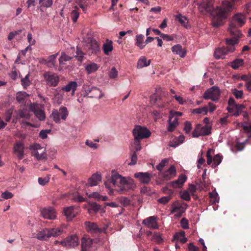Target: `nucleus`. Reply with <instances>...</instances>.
I'll use <instances>...</instances> for the list:
<instances>
[{
  "mask_svg": "<svg viewBox=\"0 0 251 251\" xmlns=\"http://www.w3.org/2000/svg\"><path fill=\"white\" fill-rule=\"evenodd\" d=\"M68 115L69 112L67 108L65 106H62L58 110L53 109L50 117L55 123L59 124L61 123V120L65 121Z\"/></svg>",
  "mask_w": 251,
  "mask_h": 251,
  "instance_id": "obj_3",
  "label": "nucleus"
},
{
  "mask_svg": "<svg viewBox=\"0 0 251 251\" xmlns=\"http://www.w3.org/2000/svg\"><path fill=\"white\" fill-rule=\"evenodd\" d=\"M208 109L205 106L194 109L192 111L194 114H203V115H206Z\"/></svg>",
  "mask_w": 251,
  "mask_h": 251,
  "instance_id": "obj_44",
  "label": "nucleus"
},
{
  "mask_svg": "<svg viewBox=\"0 0 251 251\" xmlns=\"http://www.w3.org/2000/svg\"><path fill=\"white\" fill-rule=\"evenodd\" d=\"M176 20H177L179 23L185 28H188L190 27V25L188 24V21L186 17L183 16L181 14H177L176 16Z\"/></svg>",
  "mask_w": 251,
  "mask_h": 251,
  "instance_id": "obj_31",
  "label": "nucleus"
},
{
  "mask_svg": "<svg viewBox=\"0 0 251 251\" xmlns=\"http://www.w3.org/2000/svg\"><path fill=\"white\" fill-rule=\"evenodd\" d=\"M178 124V118L176 117L173 118L171 116H169V119L168 120V126L167 130L169 132L173 131Z\"/></svg>",
  "mask_w": 251,
  "mask_h": 251,
  "instance_id": "obj_24",
  "label": "nucleus"
},
{
  "mask_svg": "<svg viewBox=\"0 0 251 251\" xmlns=\"http://www.w3.org/2000/svg\"><path fill=\"white\" fill-rule=\"evenodd\" d=\"M118 72L115 67H112L109 72V76L111 78H115L117 77Z\"/></svg>",
  "mask_w": 251,
  "mask_h": 251,
  "instance_id": "obj_59",
  "label": "nucleus"
},
{
  "mask_svg": "<svg viewBox=\"0 0 251 251\" xmlns=\"http://www.w3.org/2000/svg\"><path fill=\"white\" fill-rule=\"evenodd\" d=\"M232 93L236 99H241L243 97V93L242 90H238L236 89L232 90Z\"/></svg>",
  "mask_w": 251,
  "mask_h": 251,
  "instance_id": "obj_52",
  "label": "nucleus"
},
{
  "mask_svg": "<svg viewBox=\"0 0 251 251\" xmlns=\"http://www.w3.org/2000/svg\"><path fill=\"white\" fill-rule=\"evenodd\" d=\"M137 160V155L135 151H134L131 156V161L128 163L129 165H135Z\"/></svg>",
  "mask_w": 251,
  "mask_h": 251,
  "instance_id": "obj_58",
  "label": "nucleus"
},
{
  "mask_svg": "<svg viewBox=\"0 0 251 251\" xmlns=\"http://www.w3.org/2000/svg\"><path fill=\"white\" fill-rule=\"evenodd\" d=\"M87 46L91 50V53H97L100 50L99 46L96 40L91 39L90 42L88 43Z\"/></svg>",
  "mask_w": 251,
  "mask_h": 251,
  "instance_id": "obj_28",
  "label": "nucleus"
},
{
  "mask_svg": "<svg viewBox=\"0 0 251 251\" xmlns=\"http://www.w3.org/2000/svg\"><path fill=\"white\" fill-rule=\"evenodd\" d=\"M93 244V241L90 238H86L83 237L81 239V251H87V250L91 248Z\"/></svg>",
  "mask_w": 251,
  "mask_h": 251,
  "instance_id": "obj_26",
  "label": "nucleus"
},
{
  "mask_svg": "<svg viewBox=\"0 0 251 251\" xmlns=\"http://www.w3.org/2000/svg\"><path fill=\"white\" fill-rule=\"evenodd\" d=\"M85 225L87 230L91 232L98 233L101 232L102 230L98 227L96 224L90 222H86Z\"/></svg>",
  "mask_w": 251,
  "mask_h": 251,
  "instance_id": "obj_21",
  "label": "nucleus"
},
{
  "mask_svg": "<svg viewBox=\"0 0 251 251\" xmlns=\"http://www.w3.org/2000/svg\"><path fill=\"white\" fill-rule=\"evenodd\" d=\"M72 59V57L66 55L65 53H61V56L59 59V63L64 64L65 62L69 61Z\"/></svg>",
  "mask_w": 251,
  "mask_h": 251,
  "instance_id": "obj_48",
  "label": "nucleus"
},
{
  "mask_svg": "<svg viewBox=\"0 0 251 251\" xmlns=\"http://www.w3.org/2000/svg\"><path fill=\"white\" fill-rule=\"evenodd\" d=\"M181 198L185 201H189L190 200V196L187 191H184L180 193Z\"/></svg>",
  "mask_w": 251,
  "mask_h": 251,
  "instance_id": "obj_56",
  "label": "nucleus"
},
{
  "mask_svg": "<svg viewBox=\"0 0 251 251\" xmlns=\"http://www.w3.org/2000/svg\"><path fill=\"white\" fill-rule=\"evenodd\" d=\"M245 21L246 16L245 15L241 13L235 14L228 27L229 33H233V30L238 29L239 27L242 26L245 24Z\"/></svg>",
  "mask_w": 251,
  "mask_h": 251,
  "instance_id": "obj_4",
  "label": "nucleus"
},
{
  "mask_svg": "<svg viewBox=\"0 0 251 251\" xmlns=\"http://www.w3.org/2000/svg\"><path fill=\"white\" fill-rule=\"evenodd\" d=\"M150 63L151 60H147L145 56H142L137 62V67L139 69H141L150 65Z\"/></svg>",
  "mask_w": 251,
  "mask_h": 251,
  "instance_id": "obj_32",
  "label": "nucleus"
},
{
  "mask_svg": "<svg viewBox=\"0 0 251 251\" xmlns=\"http://www.w3.org/2000/svg\"><path fill=\"white\" fill-rule=\"evenodd\" d=\"M168 162V159L165 158L162 160L159 163V164L156 166V169H157V170L161 171Z\"/></svg>",
  "mask_w": 251,
  "mask_h": 251,
  "instance_id": "obj_51",
  "label": "nucleus"
},
{
  "mask_svg": "<svg viewBox=\"0 0 251 251\" xmlns=\"http://www.w3.org/2000/svg\"><path fill=\"white\" fill-rule=\"evenodd\" d=\"M30 117L29 112L26 109L19 110L17 112V118L29 119Z\"/></svg>",
  "mask_w": 251,
  "mask_h": 251,
  "instance_id": "obj_36",
  "label": "nucleus"
},
{
  "mask_svg": "<svg viewBox=\"0 0 251 251\" xmlns=\"http://www.w3.org/2000/svg\"><path fill=\"white\" fill-rule=\"evenodd\" d=\"M235 50V47H226V48H218L214 52V56L216 59L224 58V56L229 52H233Z\"/></svg>",
  "mask_w": 251,
  "mask_h": 251,
  "instance_id": "obj_12",
  "label": "nucleus"
},
{
  "mask_svg": "<svg viewBox=\"0 0 251 251\" xmlns=\"http://www.w3.org/2000/svg\"><path fill=\"white\" fill-rule=\"evenodd\" d=\"M172 50L174 53L178 55L180 57H184L186 55V51L180 45H175L172 47Z\"/></svg>",
  "mask_w": 251,
  "mask_h": 251,
  "instance_id": "obj_27",
  "label": "nucleus"
},
{
  "mask_svg": "<svg viewBox=\"0 0 251 251\" xmlns=\"http://www.w3.org/2000/svg\"><path fill=\"white\" fill-rule=\"evenodd\" d=\"M29 74L26 75L24 78L21 79V84L24 89H26L27 87L30 85V81L29 79Z\"/></svg>",
  "mask_w": 251,
  "mask_h": 251,
  "instance_id": "obj_45",
  "label": "nucleus"
},
{
  "mask_svg": "<svg viewBox=\"0 0 251 251\" xmlns=\"http://www.w3.org/2000/svg\"><path fill=\"white\" fill-rule=\"evenodd\" d=\"M187 177L184 174H181L178 177L177 179L172 181L170 183L171 186L175 188H178L181 187L184 182L186 181Z\"/></svg>",
  "mask_w": 251,
  "mask_h": 251,
  "instance_id": "obj_18",
  "label": "nucleus"
},
{
  "mask_svg": "<svg viewBox=\"0 0 251 251\" xmlns=\"http://www.w3.org/2000/svg\"><path fill=\"white\" fill-rule=\"evenodd\" d=\"M41 214L45 219L54 220L56 218L55 212L51 207L41 209Z\"/></svg>",
  "mask_w": 251,
  "mask_h": 251,
  "instance_id": "obj_16",
  "label": "nucleus"
},
{
  "mask_svg": "<svg viewBox=\"0 0 251 251\" xmlns=\"http://www.w3.org/2000/svg\"><path fill=\"white\" fill-rule=\"evenodd\" d=\"M218 194L215 190L209 193V197L211 198V201L212 203L218 202L219 199L218 198Z\"/></svg>",
  "mask_w": 251,
  "mask_h": 251,
  "instance_id": "obj_46",
  "label": "nucleus"
},
{
  "mask_svg": "<svg viewBox=\"0 0 251 251\" xmlns=\"http://www.w3.org/2000/svg\"><path fill=\"white\" fill-rule=\"evenodd\" d=\"M110 182L114 187H118L117 191L122 194L136 188V184L132 179L122 177L115 172H112Z\"/></svg>",
  "mask_w": 251,
  "mask_h": 251,
  "instance_id": "obj_2",
  "label": "nucleus"
},
{
  "mask_svg": "<svg viewBox=\"0 0 251 251\" xmlns=\"http://www.w3.org/2000/svg\"><path fill=\"white\" fill-rule=\"evenodd\" d=\"M76 55L75 57L77 58V60L79 61H82L83 58V53L78 47H77L76 51Z\"/></svg>",
  "mask_w": 251,
  "mask_h": 251,
  "instance_id": "obj_54",
  "label": "nucleus"
},
{
  "mask_svg": "<svg viewBox=\"0 0 251 251\" xmlns=\"http://www.w3.org/2000/svg\"><path fill=\"white\" fill-rule=\"evenodd\" d=\"M77 84L75 81H71L68 84L62 88L61 90L67 92L71 91L74 95L76 89Z\"/></svg>",
  "mask_w": 251,
  "mask_h": 251,
  "instance_id": "obj_25",
  "label": "nucleus"
},
{
  "mask_svg": "<svg viewBox=\"0 0 251 251\" xmlns=\"http://www.w3.org/2000/svg\"><path fill=\"white\" fill-rule=\"evenodd\" d=\"M235 6L233 1L227 0L222 1V6L217 7L216 14L212 19L211 25L215 28H218L223 25V21L227 18L228 15L234 9Z\"/></svg>",
  "mask_w": 251,
  "mask_h": 251,
  "instance_id": "obj_1",
  "label": "nucleus"
},
{
  "mask_svg": "<svg viewBox=\"0 0 251 251\" xmlns=\"http://www.w3.org/2000/svg\"><path fill=\"white\" fill-rule=\"evenodd\" d=\"M25 145L20 141L15 143L13 147V152L19 159H22L24 156Z\"/></svg>",
  "mask_w": 251,
  "mask_h": 251,
  "instance_id": "obj_14",
  "label": "nucleus"
},
{
  "mask_svg": "<svg viewBox=\"0 0 251 251\" xmlns=\"http://www.w3.org/2000/svg\"><path fill=\"white\" fill-rule=\"evenodd\" d=\"M206 158H207V163L208 165H211L212 162V156L211 154V149H209L206 153Z\"/></svg>",
  "mask_w": 251,
  "mask_h": 251,
  "instance_id": "obj_62",
  "label": "nucleus"
},
{
  "mask_svg": "<svg viewBox=\"0 0 251 251\" xmlns=\"http://www.w3.org/2000/svg\"><path fill=\"white\" fill-rule=\"evenodd\" d=\"M192 129V125L190 122L189 121H186L184 123V130L185 131V133L187 134H188L190 133L191 130Z\"/></svg>",
  "mask_w": 251,
  "mask_h": 251,
  "instance_id": "obj_55",
  "label": "nucleus"
},
{
  "mask_svg": "<svg viewBox=\"0 0 251 251\" xmlns=\"http://www.w3.org/2000/svg\"><path fill=\"white\" fill-rule=\"evenodd\" d=\"M197 4L199 11L203 14H212L215 9L213 0H202L201 3H198Z\"/></svg>",
  "mask_w": 251,
  "mask_h": 251,
  "instance_id": "obj_7",
  "label": "nucleus"
},
{
  "mask_svg": "<svg viewBox=\"0 0 251 251\" xmlns=\"http://www.w3.org/2000/svg\"><path fill=\"white\" fill-rule=\"evenodd\" d=\"M222 156L219 154H216L213 158V163L211 164V167L213 168H215L218 166L222 162Z\"/></svg>",
  "mask_w": 251,
  "mask_h": 251,
  "instance_id": "obj_42",
  "label": "nucleus"
},
{
  "mask_svg": "<svg viewBox=\"0 0 251 251\" xmlns=\"http://www.w3.org/2000/svg\"><path fill=\"white\" fill-rule=\"evenodd\" d=\"M13 196L12 193L8 191H5L1 194V197L5 200L12 198Z\"/></svg>",
  "mask_w": 251,
  "mask_h": 251,
  "instance_id": "obj_63",
  "label": "nucleus"
},
{
  "mask_svg": "<svg viewBox=\"0 0 251 251\" xmlns=\"http://www.w3.org/2000/svg\"><path fill=\"white\" fill-rule=\"evenodd\" d=\"M244 64V60L243 59L237 58L230 62V66L234 70L238 69Z\"/></svg>",
  "mask_w": 251,
  "mask_h": 251,
  "instance_id": "obj_38",
  "label": "nucleus"
},
{
  "mask_svg": "<svg viewBox=\"0 0 251 251\" xmlns=\"http://www.w3.org/2000/svg\"><path fill=\"white\" fill-rule=\"evenodd\" d=\"M58 55V53H57L48 57L47 59V65L49 67H53L54 66L55 59Z\"/></svg>",
  "mask_w": 251,
  "mask_h": 251,
  "instance_id": "obj_40",
  "label": "nucleus"
},
{
  "mask_svg": "<svg viewBox=\"0 0 251 251\" xmlns=\"http://www.w3.org/2000/svg\"><path fill=\"white\" fill-rule=\"evenodd\" d=\"M142 224L150 228H158V226L157 223V218L154 216L149 217L144 219Z\"/></svg>",
  "mask_w": 251,
  "mask_h": 251,
  "instance_id": "obj_15",
  "label": "nucleus"
},
{
  "mask_svg": "<svg viewBox=\"0 0 251 251\" xmlns=\"http://www.w3.org/2000/svg\"><path fill=\"white\" fill-rule=\"evenodd\" d=\"M102 97L103 94H102L101 91L99 88L92 87V91L90 96H89V98H98L100 99Z\"/></svg>",
  "mask_w": 251,
  "mask_h": 251,
  "instance_id": "obj_35",
  "label": "nucleus"
},
{
  "mask_svg": "<svg viewBox=\"0 0 251 251\" xmlns=\"http://www.w3.org/2000/svg\"><path fill=\"white\" fill-rule=\"evenodd\" d=\"M98 66L96 63H92L87 65L85 67V69L88 74H90L96 72L98 69Z\"/></svg>",
  "mask_w": 251,
  "mask_h": 251,
  "instance_id": "obj_39",
  "label": "nucleus"
},
{
  "mask_svg": "<svg viewBox=\"0 0 251 251\" xmlns=\"http://www.w3.org/2000/svg\"><path fill=\"white\" fill-rule=\"evenodd\" d=\"M51 130H42L39 133V136L43 139H46L48 137V133H50Z\"/></svg>",
  "mask_w": 251,
  "mask_h": 251,
  "instance_id": "obj_57",
  "label": "nucleus"
},
{
  "mask_svg": "<svg viewBox=\"0 0 251 251\" xmlns=\"http://www.w3.org/2000/svg\"><path fill=\"white\" fill-rule=\"evenodd\" d=\"M230 33L234 36L226 39V45L227 47L232 46L234 47V46L239 43V39L242 36V33L239 29L233 30V33Z\"/></svg>",
  "mask_w": 251,
  "mask_h": 251,
  "instance_id": "obj_11",
  "label": "nucleus"
},
{
  "mask_svg": "<svg viewBox=\"0 0 251 251\" xmlns=\"http://www.w3.org/2000/svg\"><path fill=\"white\" fill-rule=\"evenodd\" d=\"M101 176L100 174L98 173L94 174L89 178L87 185L90 187L96 186L99 182L101 181Z\"/></svg>",
  "mask_w": 251,
  "mask_h": 251,
  "instance_id": "obj_19",
  "label": "nucleus"
},
{
  "mask_svg": "<svg viewBox=\"0 0 251 251\" xmlns=\"http://www.w3.org/2000/svg\"><path fill=\"white\" fill-rule=\"evenodd\" d=\"M75 208L74 206H70L64 209V215L69 220H72L75 216L76 213L75 211Z\"/></svg>",
  "mask_w": 251,
  "mask_h": 251,
  "instance_id": "obj_23",
  "label": "nucleus"
},
{
  "mask_svg": "<svg viewBox=\"0 0 251 251\" xmlns=\"http://www.w3.org/2000/svg\"><path fill=\"white\" fill-rule=\"evenodd\" d=\"M144 36L142 34H138L136 36V45L140 49H143L146 46L144 42Z\"/></svg>",
  "mask_w": 251,
  "mask_h": 251,
  "instance_id": "obj_34",
  "label": "nucleus"
},
{
  "mask_svg": "<svg viewBox=\"0 0 251 251\" xmlns=\"http://www.w3.org/2000/svg\"><path fill=\"white\" fill-rule=\"evenodd\" d=\"M63 100V96L58 92H55L54 94V100L56 101V103L58 104H60Z\"/></svg>",
  "mask_w": 251,
  "mask_h": 251,
  "instance_id": "obj_53",
  "label": "nucleus"
},
{
  "mask_svg": "<svg viewBox=\"0 0 251 251\" xmlns=\"http://www.w3.org/2000/svg\"><path fill=\"white\" fill-rule=\"evenodd\" d=\"M48 238L51 237H56L60 235L63 233V230L60 228H48Z\"/></svg>",
  "mask_w": 251,
  "mask_h": 251,
  "instance_id": "obj_30",
  "label": "nucleus"
},
{
  "mask_svg": "<svg viewBox=\"0 0 251 251\" xmlns=\"http://www.w3.org/2000/svg\"><path fill=\"white\" fill-rule=\"evenodd\" d=\"M44 149H45L44 147H42L38 144H34L30 147V150H32L31 152L32 154L34 153L36 151H39Z\"/></svg>",
  "mask_w": 251,
  "mask_h": 251,
  "instance_id": "obj_47",
  "label": "nucleus"
},
{
  "mask_svg": "<svg viewBox=\"0 0 251 251\" xmlns=\"http://www.w3.org/2000/svg\"><path fill=\"white\" fill-rule=\"evenodd\" d=\"M154 98V102L156 104V106L158 108H163L165 106V103L162 101L161 98H156L154 95L151 96V100H152Z\"/></svg>",
  "mask_w": 251,
  "mask_h": 251,
  "instance_id": "obj_41",
  "label": "nucleus"
},
{
  "mask_svg": "<svg viewBox=\"0 0 251 251\" xmlns=\"http://www.w3.org/2000/svg\"><path fill=\"white\" fill-rule=\"evenodd\" d=\"M132 132L136 141H140L143 139L148 138L151 135V132L146 127L141 126H135Z\"/></svg>",
  "mask_w": 251,
  "mask_h": 251,
  "instance_id": "obj_5",
  "label": "nucleus"
},
{
  "mask_svg": "<svg viewBox=\"0 0 251 251\" xmlns=\"http://www.w3.org/2000/svg\"><path fill=\"white\" fill-rule=\"evenodd\" d=\"M48 233V228H45L37 234L36 238L40 240H46L49 238Z\"/></svg>",
  "mask_w": 251,
  "mask_h": 251,
  "instance_id": "obj_37",
  "label": "nucleus"
},
{
  "mask_svg": "<svg viewBox=\"0 0 251 251\" xmlns=\"http://www.w3.org/2000/svg\"><path fill=\"white\" fill-rule=\"evenodd\" d=\"M44 78L47 85L52 87H55L57 85L59 78L58 75L52 72H47L44 74Z\"/></svg>",
  "mask_w": 251,
  "mask_h": 251,
  "instance_id": "obj_9",
  "label": "nucleus"
},
{
  "mask_svg": "<svg viewBox=\"0 0 251 251\" xmlns=\"http://www.w3.org/2000/svg\"><path fill=\"white\" fill-rule=\"evenodd\" d=\"M221 91L219 87L212 86L207 89L203 94V98L205 100H211L212 101H218L220 99Z\"/></svg>",
  "mask_w": 251,
  "mask_h": 251,
  "instance_id": "obj_6",
  "label": "nucleus"
},
{
  "mask_svg": "<svg viewBox=\"0 0 251 251\" xmlns=\"http://www.w3.org/2000/svg\"><path fill=\"white\" fill-rule=\"evenodd\" d=\"M243 107V105L237 104L233 107H227L226 109L228 112L232 113L233 115L238 116L241 114Z\"/></svg>",
  "mask_w": 251,
  "mask_h": 251,
  "instance_id": "obj_20",
  "label": "nucleus"
},
{
  "mask_svg": "<svg viewBox=\"0 0 251 251\" xmlns=\"http://www.w3.org/2000/svg\"><path fill=\"white\" fill-rule=\"evenodd\" d=\"M29 109L39 121H43L45 120L46 115L41 107L36 104H32L30 106Z\"/></svg>",
  "mask_w": 251,
  "mask_h": 251,
  "instance_id": "obj_13",
  "label": "nucleus"
},
{
  "mask_svg": "<svg viewBox=\"0 0 251 251\" xmlns=\"http://www.w3.org/2000/svg\"><path fill=\"white\" fill-rule=\"evenodd\" d=\"M60 244L67 248H74L78 245V239L75 235H71L61 241Z\"/></svg>",
  "mask_w": 251,
  "mask_h": 251,
  "instance_id": "obj_10",
  "label": "nucleus"
},
{
  "mask_svg": "<svg viewBox=\"0 0 251 251\" xmlns=\"http://www.w3.org/2000/svg\"><path fill=\"white\" fill-rule=\"evenodd\" d=\"M27 96H28V95L25 92H18L16 94V100L19 103H24L25 102V100Z\"/></svg>",
  "mask_w": 251,
  "mask_h": 251,
  "instance_id": "obj_33",
  "label": "nucleus"
},
{
  "mask_svg": "<svg viewBox=\"0 0 251 251\" xmlns=\"http://www.w3.org/2000/svg\"><path fill=\"white\" fill-rule=\"evenodd\" d=\"M32 155L34 156L38 161H45L48 158L46 149H43L39 151H36Z\"/></svg>",
  "mask_w": 251,
  "mask_h": 251,
  "instance_id": "obj_22",
  "label": "nucleus"
},
{
  "mask_svg": "<svg viewBox=\"0 0 251 251\" xmlns=\"http://www.w3.org/2000/svg\"><path fill=\"white\" fill-rule=\"evenodd\" d=\"M188 251H199V248L191 243L188 244Z\"/></svg>",
  "mask_w": 251,
  "mask_h": 251,
  "instance_id": "obj_64",
  "label": "nucleus"
},
{
  "mask_svg": "<svg viewBox=\"0 0 251 251\" xmlns=\"http://www.w3.org/2000/svg\"><path fill=\"white\" fill-rule=\"evenodd\" d=\"M78 8L77 6H75L74 9L71 13V17L74 22H76L79 16V13L78 11Z\"/></svg>",
  "mask_w": 251,
  "mask_h": 251,
  "instance_id": "obj_43",
  "label": "nucleus"
},
{
  "mask_svg": "<svg viewBox=\"0 0 251 251\" xmlns=\"http://www.w3.org/2000/svg\"><path fill=\"white\" fill-rule=\"evenodd\" d=\"M211 128L210 126L205 125L201 126L198 124L193 131L192 134L193 137L197 138L201 136H206L211 133Z\"/></svg>",
  "mask_w": 251,
  "mask_h": 251,
  "instance_id": "obj_8",
  "label": "nucleus"
},
{
  "mask_svg": "<svg viewBox=\"0 0 251 251\" xmlns=\"http://www.w3.org/2000/svg\"><path fill=\"white\" fill-rule=\"evenodd\" d=\"M100 209V206L97 204L95 202L92 203L91 204V208L88 209L89 213H91L92 211H94L95 213H97Z\"/></svg>",
  "mask_w": 251,
  "mask_h": 251,
  "instance_id": "obj_49",
  "label": "nucleus"
},
{
  "mask_svg": "<svg viewBox=\"0 0 251 251\" xmlns=\"http://www.w3.org/2000/svg\"><path fill=\"white\" fill-rule=\"evenodd\" d=\"M50 175H48L45 177H39L38 178V183L39 184L41 185H46L50 179Z\"/></svg>",
  "mask_w": 251,
  "mask_h": 251,
  "instance_id": "obj_50",
  "label": "nucleus"
},
{
  "mask_svg": "<svg viewBox=\"0 0 251 251\" xmlns=\"http://www.w3.org/2000/svg\"><path fill=\"white\" fill-rule=\"evenodd\" d=\"M102 48L104 53L106 55H108L113 49L112 41L107 39L106 43L103 44Z\"/></svg>",
  "mask_w": 251,
  "mask_h": 251,
  "instance_id": "obj_29",
  "label": "nucleus"
},
{
  "mask_svg": "<svg viewBox=\"0 0 251 251\" xmlns=\"http://www.w3.org/2000/svg\"><path fill=\"white\" fill-rule=\"evenodd\" d=\"M180 224L181 227L184 229H188V221L186 218H182L180 221Z\"/></svg>",
  "mask_w": 251,
  "mask_h": 251,
  "instance_id": "obj_60",
  "label": "nucleus"
},
{
  "mask_svg": "<svg viewBox=\"0 0 251 251\" xmlns=\"http://www.w3.org/2000/svg\"><path fill=\"white\" fill-rule=\"evenodd\" d=\"M135 177L138 178L142 183L147 184L151 180L152 175L149 172L142 173L139 172L134 175Z\"/></svg>",
  "mask_w": 251,
  "mask_h": 251,
  "instance_id": "obj_17",
  "label": "nucleus"
},
{
  "mask_svg": "<svg viewBox=\"0 0 251 251\" xmlns=\"http://www.w3.org/2000/svg\"><path fill=\"white\" fill-rule=\"evenodd\" d=\"M171 200L170 196H165L162 197L158 200V201L163 204L167 203Z\"/></svg>",
  "mask_w": 251,
  "mask_h": 251,
  "instance_id": "obj_61",
  "label": "nucleus"
}]
</instances>
